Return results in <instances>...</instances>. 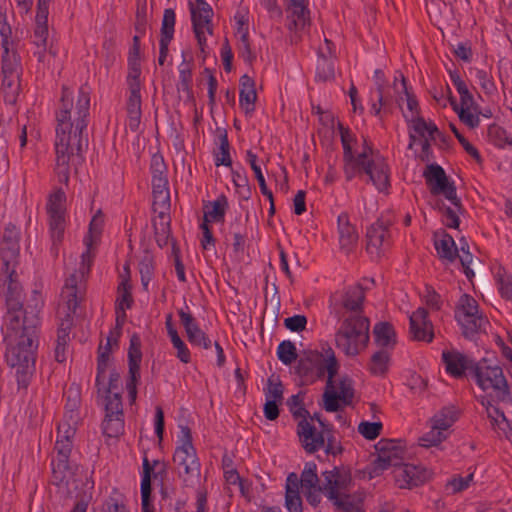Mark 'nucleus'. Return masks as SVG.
<instances>
[{
	"label": "nucleus",
	"mask_w": 512,
	"mask_h": 512,
	"mask_svg": "<svg viewBox=\"0 0 512 512\" xmlns=\"http://www.w3.org/2000/svg\"><path fill=\"white\" fill-rule=\"evenodd\" d=\"M73 106L72 92L65 86L62 88L60 107L56 112V173L59 181L65 184L69 181V162L71 158H82L88 147V116L90 109L89 93L79 91L76 104L75 122H71Z\"/></svg>",
	"instance_id": "1"
},
{
	"label": "nucleus",
	"mask_w": 512,
	"mask_h": 512,
	"mask_svg": "<svg viewBox=\"0 0 512 512\" xmlns=\"http://www.w3.org/2000/svg\"><path fill=\"white\" fill-rule=\"evenodd\" d=\"M40 318L34 315L28 316L20 322L16 330H8L4 334V340L16 339L15 345L7 349V363L16 371L19 388L26 389L35 370V352L38 347V326Z\"/></svg>",
	"instance_id": "2"
},
{
	"label": "nucleus",
	"mask_w": 512,
	"mask_h": 512,
	"mask_svg": "<svg viewBox=\"0 0 512 512\" xmlns=\"http://www.w3.org/2000/svg\"><path fill=\"white\" fill-rule=\"evenodd\" d=\"M375 449L377 458L369 468L370 478L380 476L384 470L394 467V477L399 488H412L425 483L431 477V472L425 467L405 464V450L395 440L381 439Z\"/></svg>",
	"instance_id": "3"
},
{
	"label": "nucleus",
	"mask_w": 512,
	"mask_h": 512,
	"mask_svg": "<svg viewBox=\"0 0 512 512\" xmlns=\"http://www.w3.org/2000/svg\"><path fill=\"white\" fill-rule=\"evenodd\" d=\"M353 141H355V138L350 131L342 133L343 169L346 180L351 181L354 177L365 174L378 191L387 190L390 182L389 167L385 160L380 155L369 159V156L374 153L372 147H368L367 150L355 156L351 147Z\"/></svg>",
	"instance_id": "4"
},
{
	"label": "nucleus",
	"mask_w": 512,
	"mask_h": 512,
	"mask_svg": "<svg viewBox=\"0 0 512 512\" xmlns=\"http://www.w3.org/2000/svg\"><path fill=\"white\" fill-rule=\"evenodd\" d=\"M16 265L4 266L5 283L7 290L5 293V305L6 313L3 316V325L8 330H16L20 327V322L26 320L28 316L34 315L39 317L40 310L42 308V302L36 300L34 306L23 305V289L18 281V275L16 273Z\"/></svg>",
	"instance_id": "5"
},
{
	"label": "nucleus",
	"mask_w": 512,
	"mask_h": 512,
	"mask_svg": "<svg viewBox=\"0 0 512 512\" xmlns=\"http://www.w3.org/2000/svg\"><path fill=\"white\" fill-rule=\"evenodd\" d=\"M369 319L360 314L343 318L335 333V345L347 356H356L369 342Z\"/></svg>",
	"instance_id": "6"
},
{
	"label": "nucleus",
	"mask_w": 512,
	"mask_h": 512,
	"mask_svg": "<svg viewBox=\"0 0 512 512\" xmlns=\"http://www.w3.org/2000/svg\"><path fill=\"white\" fill-rule=\"evenodd\" d=\"M471 375L482 390L493 389L499 401L506 402L510 399V389L503 369L497 364L492 365L488 358L479 360Z\"/></svg>",
	"instance_id": "7"
},
{
	"label": "nucleus",
	"mask_w": 512,
	"mask_h": 512,
	"mask_svg": "<svg viewBox=\"0 0 512 512\" xmlns=\"http://www.w3.org/2000/svg\"><path fill=\"white\" fill-rule=\"evenodd\" d=\"M423 177L432 195H443L454 207L457 208L460 214L464 213L465 209L462 205L461 199L457 196L456 186L446 175L442 166L436 163L427 164L423 171Z\"/></svg>",
	"instance_id": "8"
},
{
	"label": "nucleus",
	"mask_w": 512,
	"mask_h": 512,
	"mask_svg": "<svg viewBox=\"0 0 512 512\" xmlns=\"http://www.w3.org/2000/svg\"><path fill=\"white\" fill-rule=\"evenodd\" d=\"M320 431L306 420H300L297 424V435L299 440L309 454L315 453L325 445V438L334 434V427L326 420L320 421Z\"/></svg>",
	"instance_id": "9"
},
{
	"label": "nucleus",
	"mask_w": 512,
	"mask_h": 512,
	"mask_svg": "<svg viewBox=\"0 0 512 512\" xmlns=\"http://www.w3.org/2000/svg\"><path fill=\"white\" fill-rule=\"evenodd\" d=\"M365 292L361 284H355L347 287L343 292H336L330 298L331 307H333L336 317L341 318V312L338 309L343 308L352 314H360L363 311V302Z\"/></svg>",
	"instance_id": "10"
},
{
	"label": "nucleus",
	"mask_w": 512,
	"mask_h": 512,
	"mask_svg": "<svg viewBox=\"0 0 512 512\" xmlns=\"http://www.w3.org/2000/svg\"><path fill=\"white\" fill-rule=\"evenodd\" d=\"M142 360L141 339L137 334L130 338L128 349V378L126 380V389L130 403H134L137 398V384L140 379V363Z\"/></svg>",
	"instance_id": "11"
},
{
	"label": "nucleus",
	"mask_w": 512,
	"mask_h": 512,
	"mask_svg": "<svg viewBox=\"0 0 512 512\" xmlns=\"http://www.w3.org/2000/svg\"><path fill=\"white\" fill-rule=\"evenodd\" d=\"M353 381L348 376H343L339 381V392L333 388L325 389L323 393V407L327 412H337L340 410V401L350 406L354 397Z\"/></svg>",
	"instance_id": "12"
},
{
	"label": "nucleus",
	"mask_w": 512,
	"mask_h": 512,
	"mask_svg": "<svg viewBox=\"0 0 512 512\" xmlns=\"http://www.w3.org/2000/svg\"><path fill=\"white\" fill-rule=\"evenodd\" d=\"M173 462L177 465L179 476L183 477L184 482H187L188 478L200 476V463L194 446L177 447Z\"/></svg>",
	"instance_id": "13"
},
{
	"label": "nucleus",
	"mask_w": 512,
	"mask_h": 512,
	"mask_svg": "<svg viewBox=\"0 0 512 512\" xmlns=\"http://www.w3.org/2000/svg\"><path fill=\"white\" fill-rule=\"evenodd\" d=\"M392 225L390 219H385L383 216L368 227L366 232L367 245L366 250L371 254H380V250L385 245H389V227Z\"/></svg>",
	"instance_id": "14"
},
{
	"label": "nucleus",
	"mask_w": 512,
	"mask_h": 512,
	"mask_svg": "<svg viewBox=\"0 0 512 512\" xmlns=\"http://www.w3.org/2000/svg\"><path fill=\"white\" fill-rule=\"evenodd\" d=\"M189 10L191 14L192 27L200 47L201 53H205L206 37L205 32L208 34L213 33L212 17L213 11H202L195 8L192 2H189Z\"/></svg>",
	"instance_id": "15"
},
{
	"label": "nucleus",
	"mask_w": 512,
	"mask_h": 512,
	"mask_svg": "<svg viewBox=\"0 0 512 512\" xmlns=\"http://www.w3.org/2000/svg\"><path fill=\"white\" fill-rule=\"evenodd\" d=\"M409 331L413 340L432 342L434 338L433 324L428 318V311L419 307L409 318Z\"/></svg>",
	"instance_id": "16"
},
{
	"label": "nucleus",
	"mask_w": 512,
	"mask_h": 512,
	"mask_svg": "<svg viewBox=\"0 0 512 512\" xmlns=\"http://www.w3.org/2000/svg\"><path fill=\"white\" fill-rule=\"evenodd\" d=\"M442 360L445 364L446 372L455 378L464 377L466 371L472 374L477 363L457 350L443 351Z\"/></svg>",
	"instance_id": "17"
},
{
	"label": "nucleus",
	"mask_w": 512,
	"mask_h": 512,
	"mask_svg": "<svg viewBox=\"0 0 512 512\" xmlns=\"http://www.w3.org/2000/svg\"><path fill=\"white\" fill-rule=\"evenodd\" d=\"M324 478L325 496L329 498L332 491L335 496L346 493L351 482L352 477L348 470L334 467L332 470H327L322 473Z\"/></svg>",
	"instance_id": "18"
},
{
	"label": "nucleus",
	"mask_w": 512,
	"mask_h": 512,
	"mask_svg": "<svg viewBox=\"0 0 512 512\" xmlns=\"http://www.w3.org/2000/svg\"><path fill=\"white\" fill-rule=\"evenodd\" d=\"M178 315L185 329L188 341L194 346L209 349L212 342L208 335L200 329L195 317L190 312H186L183 309L178 310Z\"/></svg>",
	"instance_id": "19"
},
{
	"label": "nucleus",
	"mask_w": 512,
	"mask_h": 512,
	"mask_svg": "<svg viewBox=\"0 0 512 512\" xmlns=\"http://www.w3.org/2000/svg\"><path fill=\"white\" fill-rule=\"evenodd\" d=\"M0 257L3 266L17 265L19 257V232L15 226H8L3 234L0 248Z\"/></svg>",
	"instance_id": "20"
},
{
	"label": "nucleus",
	"mask_w": 512,
	"mask_h": 512,
	"mask_svg": "<svg viewBox=\"0 0 512 512\" xmlns=\"http://www.w3.org/2000/svg\"><path fill=\"white\" fill-rule=\"evenodd\" d=\"M176 21V15L172 8L164 10L161 29H160V40H159V65L165 63L166 57L169 52V44L174 36V26Z\"/></svg>",
	"instance_id": "21"
},
{
	"label": "nucleus",
	"mask_w": 512,
	"mask_h": 512,
	"mask_svg": "<svg viewBox=\"0 0 512 512\" xmlns=\"http://www.w3.org/2000/svg\"><path fill=\"white\" fill-rule=\"evenodd\" d=\"M337 222L340 248L348 254L358 242V233L356 228L350 223L349 216L346 212L338 216Z\"/></svg>",
	"instance_id": "22"
},
{
	"label": "nucleus",
	"mask_w": 512,
	"mask_h": 512,
	"mask_svg": "<svg viewBox=\"0 0 512 512\" xmlns=\"http://www.w3.org/2000/svg\"><path fill=\"white\" fill-rule=\"evenodd\" d=\"M321 357L322 353L318 351H304L295 366V373L305 381H315V371Z\"/></svg>",
	"instance_id": "23"
},
{
	"label": "nucleus",
	"mask_w": 512,
	"mask_h": 512,
	"mask_svg": "<svg viewBox=\"0 0 512 512\" xmlns=\"http://www.w3.org/2000/svg\"><path fill=\"white\" fill-rule=\"evenodd\" d=\"M141 105V90L129 89V96L126 101V112L128 127L133 132H136L140 127L142 116Z\"/></svg>",
	"instance_id": "24"
},
{
	"label": "nucleus",
	"mask_w": 512,
	"mask_h": 512,
	"mask_svg": "<svg viewBox=\"0 0 512 512\" xmlns=\"http://www.w3.org/2000/svg\"><path fill=\"white\" fill-rule=\"evenodd\" d=\"M240 92L239 103L241 108L244 109L246 114H249L255 109V102L257 100V93L255 89V81L244 74L239 80Z\"/></svg>",
	"instance_id": "25"
},
{
	"label": "nucleus",
	"mask_w": 512,
	"mask_h": 512,
	"mask_svg": "<svg viewBox=\"0 0 512 512\" xmlns=\"http://www.w3.org/2000/svg\"><path fill=\"white\" fill-rule=\"evenodd\" d=\"M455 319L462 328V335L467 339H473L480 332H485L488 324V320L482 314H466Z\"/></svg>",
	"instance_id": "26"
},
{
	"label": "nucleus",
	"mask_w": 512,
	"mask_h": 512,
	"mask_svg": "<svg viewBox=\"0 0 512 512\" xmlns=\"http://www.w3.org/2000/svg\"><path fill=\"white\" fill-rule=\"evenodd\" d=\"M328 500L339 512H364L363 498L354 494L342 493L335 496L331 491Z\"/></svg>",
	"instance_id": "27"
},
{
	"label": "nucleus",
	"mask_w": 512,
	"mask_h": 512,
	"mask_svg": "<svg viewBox=\"0 0 512 512\" xmlns=\"http://www.w3.org/2000/svg\"><path fill=\"white\" fill-rule=\"evenodd\" d=\"M335 79L334 59H330L325 54L322 47L318 49V59L316 64L315 80L317 82H332Z\"/></svg>",
	"instance_id": "28"
},
{
	"label": "nucleus",
	"mask_w": 512,
	"mask_h": 512,
	"mask_svg": "<svg viewBox=\"0 0 512 512\" xmlns=\"http://www.w3.org/2000/svg\"><path fill=\"white\" fill-rule=\"evenodd\" d=\"M375 343L382 348H393L396 345V332L389 322H378L373 328Z\"/></svg>",
	"instance_id": "29"
},
{
	"label": "nucleus",
	"mask_w": 512,
	"mask_h": 512,
	"mask_svg": "<svg viewBox=\"0 0 512 512\" xmlns=\"http://www.w3.org/2000/svg\"><path fill=\"white\" fill-rule=\"evenodd\" d=\"M434 246L441 260L453 262L458 257V248L455 241L445 231H442L440 239H435Z\"/></svg>",
	"instance_id": "30"
},
{
	"label": "nucleus",
	"mask_w": 512,
	"mask_h": 512,
	"mask_svg": "<svg viewBox=\"0 0 512 512\" xmlns=\"http://www.w3.org/2000/svg\"><path fill=\"white\" fill-rule=\"evenodd\" d=\"M286 12L288 13L287 17L291 19L288 24L289 30L303 29L310 23V11L308 9V5H300L298 7L296 5H287Z\"/></svg>",
	"instance_id": "31"
},
{
	"label": "nucleus",
	"mask_w": 512,
	"mask_h": 512,
	"mask_svg": "<svg viewBox=\"0 0 512 512\" xmlns=\"http://www.w3.org/2000/svg\"><path fill=\"white\" fill-rule=\"evenodd\" d=\"M78 275L71 274L65 282L62 294L67 298V309L74 314L81 300L80 289L78 287Z\"/></svg>",
	"instance_id": "32"
},
{
	"label": "nucleus",
	"mask_w": 512,
	"mask_h": 512,
	"mask_svg": "<svg viewBox=\"0 0 512 512\" xmlns=\"http://www.w3.org/2000/svg\"><path fill=\"white\" fill-rule=\"evenodd\" d=\"M209 205H211V209L208 205L204 206V222H209V218L215 222H223L228 207L226 196L220 195L215 201L209 202Z\"/></svg>",
	"instance_id": "33"
},
{
	"label": "nucleus",
	"mask_w": 512,
	"mask_h": 512,
	"mask_svg": "<svg viewBox=\"0 0 512 512\" xmlns=\"http://www.w3.org/2000/svg\"><path fill=\"white\" fill-rule=\"evenodd\" d=\"M132 286L129 278H124L117 288L118 297L116 299L115 312H126L133 305V297L131 293Z\"/></svg>",
	"instance_id": "34"
},
{
	"label": "nucleus",
	"mask_w": 512,
	"mask_h": 512,
	"mask_svg": "<svg viewBox=\"0 0 512 512\" xmlns=\"http://www.w3.org/2000/svg\"><path fill=\"white\" fill-rule=\"evenodd\" d=\"M404 118L408 123H410V127L414 131L415 134L420 137H425V133L427 132L432 140H434L438 135H441L438 127L433 123H427L423 117H412L408 118L406 114H404Z\"/></svg>",
	"instance_id": "35"
},
{
	"label": "nucleus",
	"mask_w": 512,
	"mask_h": 512,
	"mask_svg": "<svg viewBox=\"0 0 512 512\" xmlns=\"http://www.w3.org/2000/svg\"><path fill=\"white\" fill-rule=\"evenodd\" d=\"M152 475L154 477L157 476L154 473V465H152L147 457L143 459V472L141 479V499L142 502H152L151 494H152Z\"/></svg>",
	"instance_id": "36"
},
{
	"label": "nucleus",
	"mask_w": 512,
	"mask_h": 512,
	"mask_svg": "<svg viewBox=\"0 0 512 512\" xmlns=\"http://www.w3.org/2000/svg\"><path fill=\"white\" fill-rule=\"evenodd\" d=\"M48 14L49 9L44 7V2L37 7L35 17L34 38L40 39L41 43L47 42L48 38Z\"/></svg>",
	"instance_id": "37"
},
{
	"label": "nucleus",
	"mask_w": 512,
	"mask_h": 512,
	"mask_svg": "<svg viewBox=\"0 0 512 512\" xmlns=\"http://www.w3.org/2000/svg\"><path fill=\"white\" fill-rule=\"evenodd\" d=\"M457 418V411L454 407H444L431 419V423H434V428L445 431L453 425Z\"/></svg>",
	"instance_id": "38"
},
{
	"label": "nucleus",
	"mask_w": 512,
	"mask_h": 512,
	"mask_svg": "<svg viewBox=\"0 0 512 512\" xmlns=\"http://www.w3.org/2000/svg\"><path fill=\"white\" fill-rule=\"evenodd\" d=\"M105 414H107V417H124L121 391H115L109 394L106 393Z\"/></svg>",
	"instance_id": "39"
},
{
	"label": "nucleus",
	"mask_w": 512,
	"mask_h": 512,
	"mask_svg": "<svg viewBox=\"0 0 512 512\" xmlns=\"http://www.w3.org/2000/svg\"><path fill=\"white\" fill-rule=\"evenodd\" d=\"M390 356L387 351L379 350L375 352L370 360L369 370L373 375L383 376L388 370Z\"/></svg>",
	"instance_id": "40"
},
{
	"label": "nucleus",
	"mask_w": 512,
	"mask_h": 512,
	"mask_svg": "<svg viewBox=\"0 0 512 512\" xmlns=\"http://www.w3.org/2000/svg\"><path fill=\"white\" fill-rule=\"evenodd\" d=\"M139 273L141 276V284L145 291H148V286L154 275V259L150 254H145L139 262Z\"/></svg>",
	"instance_id": "41"
},
{
	"label": "nucleus",
	"mask_w": 512,
	"mask_h": 512,
	"mask_svg": "<svg viewBox=\"0 0 512 512\" xmlns=\"http://www.w3.org/2000/svg\"><path fill=\"white\" fill-rule=\"evenodd\" d=\"M220 145L219 152L215 153V165L218 167L220 165L231 166L232 160L230 157V145L227 137V131L223 130L219 135Z\"/></svg>",
	"instance_id": "42"
},
{
	"label": "nucleus",
	"mask_w": 512,
	"mask_h": 512,
	"mask_svg": "<svg viewBox=\"0 0 512 512\" xmlns=\"http://www.w3.org/2000/svg\"><path fill=\"white\" fill-rule=\"evenodd\" d=\"M488 137L499 148H503L505 145H512V138L504 128L497 124H492L488 127Z\"/></svg>",
	"instance_id": "43"
},
{
	"label": "nucleus",
	"mask_w": 512,
	"mask_h": 512,
	"mask_svg": "<svg viewBox=\"0 0 512 512\" xmlns=\"http://www.w3.org/2000/svg\"><path fill=\"white\" fill-rule=\"evenodd\" d=\"M278 359L285 365H290L297 360L296 346L290 340L282 341L277 348Z\"/></svg>",
	"instance_id": "44"
},
{
	"label": "nucleus",
	"mask_w": 512,
	"mask_h": 512,
	"mask_svg": "<svg viewBox=\"0 0 512 512\" xmlns=\"http://www.w3.org/2000/svg\"><path fill=\"white\" fill-rule=\"evenodd\" d=\"M103 433L108 437H117L123 432L124 429V417L112 416L105 418L102 423Z\"/></svg>",
	"instance_id": "45"
},
{
	"label": "nucleus",
	"mask_w": 512,
	"mask_h": 512,
	"mask_svg": "<svg viewBox=\"0 0 512 512\" xmlns=\"http://www.w3.org/2000/svg\"><path fill=\"white\" fill-rule=\"evenodd\" d=\"M478 303L477 301L468 294H463L460 299L459 303L455 310V318H458V316H466L468 315H477L478 313Z\"/></svg>",
	"instance_id": "46"
},
{
	"label": "nucleus",
	"mask_w": 512,
	"mask_h": 512,
	"mask_svg": "<svg viewBox=\"0 0 512 512\" xmlns=\"http://www.w3.org/2000/svg\"><path fill=\"white\" fill-rule=\"evenodd\" d=\"M247 161L249 162L251 169L253 170L255 177L258 181L261 193L267 198H271V190L266 185L265 178L262 174L260 166L257 164V156L252 151H247Z\"/></svg>",
	"instance_id": "47"
},
{
	"label": "nucleus",
	"mask_w": 512,
	"mask_h": 512,
	"mask_svg": "<svg viewBox=\"0 0 512 512\" xmlns=\"http://www.w3.org/2000/svg\"><path fill=\"white\" fill-rule=\"evenodd\" d=\"M103 225V214L101 210H99L90 221L88 234L85 236L84 241L94 242L98 244L102 233Z\"/></svg>",
	"instance_id": "48"
},
{
	"label": "nucleus",
	"mask_w": 512,
	"mask_h": 512,
	"mask_svg": "<svg viewBox=\"0 0 512 512\" xmlns=\"http://www.w3.org/2000/svg\"><path fill=\"white\" fill-rule=\"evenodd\" d=\"M178 91H182L186 95L188 101H194L192 91V71L189 67H184L179 71V82L177 84Z\"/></svg>",
	"instance_id": "49"
},
{
	"label": "nucleus",
	"mask_w": 512,
	"mask_h": 512,
	"mask_svg": "<svg viewBox=\"0 0 512 512\" xmlns=\"http://www.w3.org/2000/svg\"><path fill=\"white\" fill-rule=\"evenodd\" d=\"M284 387L279 377L272 375L268 378V388L265 391V400H274L282 404Z\"/></svg>",
	"instance_id": "50"
},
{
	"label": "nucleus",
	"mask_w": 512,
	"mask_h": 512,
	"mask_svg": "<svg viewBox=\"0 0 512 512\" xmlns=\"http://www.w3.org/2000/svg\"><path fill=\"white\" fill-rule=\"evenodd\" d=\"M147 22V0H137V9L134 23L135 31L141 35H145Z\"/></svg>",
	"instance_id": "51"
},
{
	"label": "nucleus",
	"mask_w": 512,
	"mask_h": 512,
	"mask_svg": "<svg viewBox=\"0 0 512 512\" xmlns=\"http://www.w3.org/2000/svg\"><path fill=\"white\" fill-rule=\"evenodd\" d=\"M51 236L54 241H61L64 234V213H48Z\"/></svg>",
	"instance_id": "52"
},
{
	"label": "nucleus",
	"mask_w": 512,
	"mask_h": 512,
	"mask_svg": "<svg viewBox=\"0 0 512 512\" xmlns=\"http://www.w3.org/2000/svg\"><path fill=\"white\" fill-rule=\"evenodd\" d=\"M326 366L327 369L326 372L328 374L327 381H326V387L333 388L334 385V377L337 375L339 370V363L335 357L334 351L331 348H328L326 351Z\"/></svg>",
	"instance_id": "53"
},
{
	"label": "nucleus",
	"mask_w": 512,
	"mask_h": 512,
	"mask_svg": "<svg viewBox=\"0 0 512 512\" xmlns=\"http://www.w3.org/2000/svg\"><path fill=\"white\" fill-rule=\"evenodd\" d=\"M19 76L18 75H3L2 78V88L4 90H9L6 95V100L10 103H14L16 101V96L19 91Z\"/></svg>",
	"instance_id": "54"
},
{
	"label": "nucleus",
	"mask_w": 512,
	"mask_h": 512,
	"mask_svg": "<svg viewBox=\"0 0 512 512\" xmlns=\"http://www.w3.org/2000/svg\"><path fill=\"white\" fill-rule=\"evenodd\" d=\"M383 429L381 422L362 421L358 425V432L367 440H375Z\"/></svg>",
	"instance_id": "55"
},
{
	"label": "nucleus",
	"mask_w": 512,
	"mask_h": 512,
	"mask_svg": "<svg viewBox=\"0 0 512 512\" xmlns=\"http://www.w3.org/2000/svg\"><path fill=\"white\" fill-rule=\"evenodd\" d=\"M86 245V251L81 255V265L79 268V273L81 274L80 277L84 278L85 275L89 274L93 259H94V252H93V246L97 245V243L84 241Z\"/></svg>",
	"instance_id": "56"
},
{
	"label": "nucleus",
	"mask_w": 512,
	"mask_h": 512,
	"mask_svg": "<svg viewBox=\"0 0 512 512\" xmlns=\"http://www.w3.org/2000/svg\"><path fill=\"white\" fill-rule=\"evenodd\" d=\"M141 65L140 62L133 61L128 62V75H127V85L128 89L141 90Z\"/></svg>",
	"instance_id": "57"
},
{
	"label": "nucleus",
	"mask_w": 512,
	"mask_h": 512,
	"mask_svg": "<svg viewBox=\"0 0 512 512\" xmlns=\"http://www.w3.org/2000/svg\"><path fill=\"white\" fill-rule=\"evenodd\" d=\"M443 432L444 430L440 428H434V423H432L431 430L420 438L421 446L430 447L440 444L446 439V435Z\"/></svg>",
	"instance_id": "58"
},
{
	"label": "nucleus",
	"mask_w": 512,
	"mask_h": 512,
	"mask_svg": "<svg viewBox=\"0 0 512 512\" xmlns=\"http://www.w3.org/2000/svg\"><path fill=\"white\" fill-rule=\"evenodd\" d=\"M66 201V195L62 189L56 190L49 198L47 204L48 213H64V202Z\"/></svg>",
	"instance_id": "59"
},
{
	"label": "nucleus",
	"mask_w": 512,
	"mask_h": 512,
	"mask_svg": "<svg viewBox=\"0 0 512 512\" xmlns=\"http://www.w3.org/2000/svg\"><path fill=\"white\" fill-rule=\"evenodd\" d=\"M174 348L177 350V358L187 364L191 361L190 351L178 333L169 336Z\"/></svg>",
	"instance_id": "60"
},
{
	"label": "nucleus",
	"mask_w": 512,
	"mask_h": 512,
	"mask_svg": "<svg viewBox=\"0 0 512 512\" xmlns=\"http://www.w3.org/2000/svg\"><path fill=\"white\" fill-rule=\"evenodd\" d=\"M450 129L459 141V143L462 145L464 150L469 154L472 158H474L477 162H481V155L476 147H474L456 128L454 124H450Z\"/></svg>",
	"instance_id": "61"
},
{
	"label": "nucleus",
	"mask_w": 512,
	"mask_h": 512,
	"mask_svg": "<svg viewBox=\"0 0 512 512\" xmlns=\"http://www.w3.org/2000/svg\"><path fill=\"white\" fill-rule=\"evenodd\" d=\"M19 67V62L17 60L16 54H9V49L7 52L4 51L2 56V75H18L17 70Z\"/></svg>",
	"instance_id": "62"
},
{
	"label": "nucleus",
	"mask_w": 512,
	"mask_h": 512,
	"mask_svg": "<svg viewBox=\"0 0 512 512\" xmlns=\"http://www.w3.org/2000/svg\"><path fill=\"white\" fill-rule=\"evenodd\" d=\"M285 506L289 512H302V499L299 491H285Z\"/></svg>",
	"instance_id": "63"
},
{
	"label": "nucleus",
	"mask_w": 512,
	"mask_h": 512,
	"mask_svg": "<svg viewBox=\"0 0 512 512\" xmlns=\"http://www.w3.org/2000/svg\"><path fill=\"white\" fill-rule=\"evenodd\" d=\"M497 283L501 297L507 301H512V276L499 275Z\"/></svg>",
	"instance_id": "64"
}]
</instances>
